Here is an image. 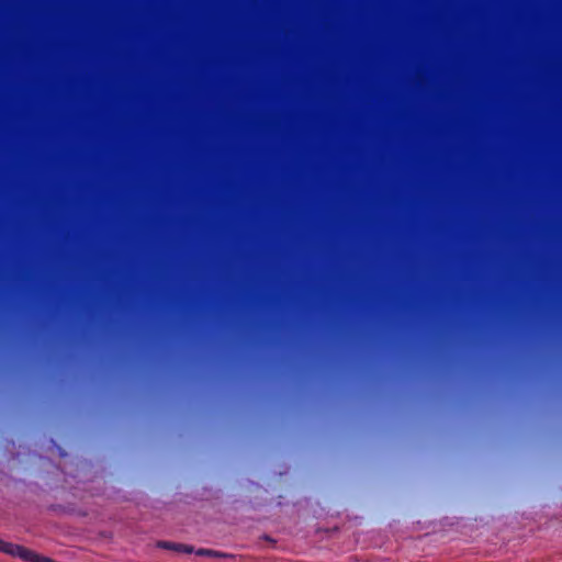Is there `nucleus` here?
<instances>
[{"mask_svg":"<svg viewBox=\"0 0 562 562\" xmlns=\"http://www.w3.org/2000/svg\"><path fill=\"white\" fill-rule=\"evenodd\" d=\"M0 551L11 557H18L25 562H54L49 558L42 557L27 548L7 542L2 539H0Z\"/></svg>","mask_w":562,"mask_h":562,"instance_id":"1","label":"nucleus"},{"mask_svg":"<svg viewBox=\"0 0 562 562\" xmlns=\"http://www.w3.org/2000/svg\"><path fill=\"white\" fill-rule=\"evenodd\" d=\"M158 547L164 548V549L179 551V552H186V553H190L192 551V549L188 546L176 544V543H171V542H159Z\"/></svg>","mask_w":562,"mask_h":562,"instance_id":"2","label":"nucleus"},{"mask_svg":"<svg viewBox=\"0 0 562 562\" xmlns=\"http://www.w3.org/2000/svg\"><path fill=\"white\" fill-rule=\"evenodd\" d=\"M198 554H201V555H218L217 553L212 552V551H207V550H200V551H198Z\"/></svg>","mask_w":562,"mask_h":562,"instance_id":"3","label":"nucleus"}]
</instances>
